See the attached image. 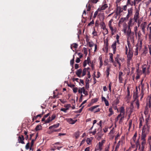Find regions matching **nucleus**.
I'll return each mask as SVG.
<instances>
[{"label":"nucleus","mask_w":151,"mask_h":151,"mask_svg":"<svg viewBox=\"0 0 151 151\" xmlns=\"http://www.w3.org/2000/svg\"><path fill=\"white\" fill-rule=\"evenodd\" d=\"M111 32L112 35L114 34V32H116V30L114 29L113 27H109Z\"/></svg>","instance_id":"32"},{"label":"nucleus","mask_w":151,"mask_h":151,"mask_svg":"<svg viewBox=\"0 0 151 151\" xmlns=\"http://www.w3.org/2000/svg\"><path fill=\"white\" fill-rule=\"evenodd\" d=\"M98 11V10L96 11L94 13V15H93V17L94 18H95L96 17V16L98 14V11Z\"/></svg>","instance_id":"61"},{"label":"nucleus","mask_w":151,"mask_h":151,"mask_svg":"<svg viewBox=\"0 0 151 151\" xmlns=\"http://www.w3.org/2000/svg\"><path fill=\"white\" fill-rule=\"evenodd\" d=\"M112 83L111 82H110L109 85V89L110 92H111V87Z\"/></svg>","instance_id":"54"},{"label":"nucleus","mask_w":151,"mask_h":151,"mask_svg":"<svg viewBox=\"0 0 151 151\" xmlns=\"http://www.w3.org/2000/svg\"><path fill=\"white\" fill-rule=\"evenodd\" d=\"M142 141L141 142V145L142 146L145 145L146 144V139H142Z\"/></svg>","instance_id":"55"},{"label":"nucleus","mask_w":151,"mask_h":151,"mask_svg":"<svg viewBox=\"0 0 151 151\" xmlns=\"http://www.w3.org/2000/svg\"><path fill=\"white\" fill-rule=\"evenodd\" d=\"M103 145H102L100 143V142H99V147L98 148H99V150L101 151L102 149V146Z\"/></svg>","instance_id":"41"},{"label":"nucleus","mask_w":151,"mask_h":151,"mask_svg":"<svg viewBox=\"0 0 151 151\" xmlns=\"http://www.w3.org/2000/svg\"><path fill=\"white\" fill-rule=\"evenodd\" d=\"M128 28V29L127 31V33L132 32L131 31V29H130V24L129 25Z\"/></svg>","instance_id":"56"},{"label":"nucleus","mask_w":151,"mask_h":151,"mask_svg":"<svg viewBox=\"0 0 151 151\" xmlns=\"http://www.w3.org/2000/svg\"><path fill=\"white\" fill-rule=\"evenodd\" d=\"M25 148L27 150H28L29 148V143L28 142L27 143L26 146H25Z\"/></svg>","instance_id":"63"},{"label":"nucleus","mask_w":151,"mask_h":151,"mask_svg":"<svg viewBox=\"0 0 151 151\" xmlns=\"http://www.w3.org/2000/svg\"><path fill=\"white\" fill-rule=\"evenodd\" d=\"M41 126L40 125H38L35 128V130L36 131H38L41 129Z\"/></svg>","instance_id":"24"},{"label":"nucleus","mask_w":151,"mask_h":151,"mask_svg":"<svg viewBox=\"0 0 151 151\" xmlns=\"http://www.w3.org/2000/svg\"><path fill=\"white\" fill-rule=\"evenodd\" d=\"M82 72V70L80 68L77 70L76 72V74L77 76L79 77H81V74Z\"/></svg>","instance_id":"11"},{"label":"nucleus","mask_w":151,"mask_h":151,"mask_svg":"<svg viewBox=\"0 0 151 151\" xmlns=\"http://www.w3.org/2000/svg\"><path fill=\"white\" fill-rule=\"evenodd\" d=\"M110 71V68L109 67H107L106 68V77H108L109 74V72Z\"/></svg>","instance_id":"17"},{"label":"nucleus","mask_w":151,"mask_h":151,"mask_svg":"<svg viewBox=\"0 0 151 151\" xmlns=\"http://www.w3.org/2000/svg\"><path fill=\"white\" fill-rule=\"evenodd\" d=\"M139 9H137L136 10L135 14L134 15V22H137L138 19L139 18Z\"/></svg>","instance_id":"5"},{"label":"nucleus","mask_w":151,"mask_h":151,"mask_svg":"<svg viewBox=\"0 0 151 151\" xmlns=\"http://www.w3.org/2000/svg\"><path fill=\"white\" fill-rule=\"evenodd\" d=\"M113 21V19H111L109 22L108 25L109 27H112L111 26V23Z\"/></svg>","instance_id":"51"},{"label":"nucleus","mask_w":151,"mask_h":151,"mask_svg":"<svg viewBox=\"0 0 151 151\" xmlns=\"http://www.w3.org/2000/svg\"><path fill=\"white\" fill-rule=\"evenodd\" d=\"M134 31L136 35H137V26H135L134 28Z\"/></svg>","instance_id":"59"},{"label":"nucleus","mask_w":151,"mask_h":151,"mask_svg":"<svg viewBox=\"0 0 151 151\" xmlns=\"http://www.w3.org/2000/svg\"><path fill=\"white\" fill-rule=\"evenodd\" d=\"M74 57L73 56V58L70 60V64L71 65H72V66L73 68V64H74Z\"/></svg>","instance_id":"44"},{"label":"nucleus","mask_w":151,"mask_h":151,"mask_svg":"<svg viewBox=\"0 0 151 151\" xmlns=\"http://www.w3.org/2000/svg\"><path fill=\"white\" fill-rule=\"evenodd\" d=\"M109 48V43H108V41L106 42V46L105 47V48L107 51H108V49Z\"/></svg>","instance_id":"49"},{"label":"nucleus","mask_w":151,"mask_h":151,"mask_svg":"<svg viewBox=\"0 0 151 151\" xmlns=\"http://www.w3.org/2000/svg\"><path fill=\"white\" fill-rule=\"evenodd\" d=\"M137 136V132H136L135 134H134L133 138H132V139L133 141L135 142H136V138Z\"/></svg>","instance_id":"36"},{"label":"nucleus","mask_w":151,"mask_h":151,"mask_svg":"<svg viewBox=\"0 0 151 151\" xmlns=\"http://www.w3.org/2000/svg\"><path fill=\"white\" fill-rule=\"evenodd\" d=\"M83 92L84 94H85V95L87 96L88 95V93L87 91H86V90L84 88V87H83Z\"/></svg>","instance_id":"35"},{"label":"nucleus","mask_w":151,"mask_h":151,"mask_svg":"<svg viewBox=\"0 0 151 151\" xmlns=\"http://www.w3.org/2000/svg\"><path fill=\"white\" fill-rule=\"evenodd\" d=\"M79 136V133L78 132H76L75 133V136L76 139H77Z\"/></svg>","instance_id":"62"},{"label":"nucleus","mask_w":151,"mask_h":151,"mask_svg":"<svg viewBox=\"0 0 151 151\" xmlns=\"http://www.w3.org/2000/svg\"><path fill=\"white\" fill-rule=\"evenodd\" d=\"M86 7L87 8V11H89L91 9V6L90 4H87L86 5Z\"/></svg>","instance_id":"27"},{"label":"nucleus","mask_w":151,"mask_h":151,"mask_svg":"<svg viewBox=\"0 0 151 151\" xmlns=\"http://www.w3.org/2000/svg\"><path fill=\"white\" fill-rule=\"evenodd\" d=\"M109 111L110 112V113L108 114V116L109 117H110L114 114V111L111 107H110L109 109Z\"/></svg>","instance_id":"14"},{"label":"nucleus","mask_w":151,"mask_h":151,"mask_svg":"<svg viewBox=\"0 0 151 151\" xmlns=\"http://www.w3.org/2000/svg\"><path fill=\"white\" fill-rule=\"evenodd\" d=\"M133 97L134 99V101H137V100H139L138 99V95L133 94Z\"/></svg>","instance_id":"30"},{"label":"nucleus","mask_w":151,"mask_h":151,"mask_svg":"<svg viewBox=\"0 0 151 151\" xmlns=\"http://www.w3.org/2000/svg\"><path fill=\"white\" fill-rule=\"evenodd\" d=\"M136 147H137L138 146H139V150L140 149V144L139 143V139H138L137 141L136 142Z\"/></svg>","instance_id":"28"},{"label":"nucleus","mask_w":151,"mask_h":151,"mask_svg":"<svg viewBox=\"0 0 151 151\" xmlns=\"http://www.w3.org/2000/svg\"><path fill=\"white\" fill-rule=\"evenodd\" d=\"M78 90V88L76 87H74L73 89V91L74 93H76L77 92Z\"/></svg>","instance_id":"52"},{"label":"nucleus","mask_w":151,"mask_h":151,"mask_svg":"<svg viewBox=\"0 0 151 151\" xmlns=\"http://www.w3.org/2000/svg\"><path fill=\"white\" fill-rule=\"evenodd\" d=\"M144 95V92L142 90L141 91V93L140 94V96H141V98L140 99V100H141L143 98V96Z\"/></svg>","instance_id":"42"},{"label":"nucleus","mask_w":151,"mask_h":151,"mask_svg":"<svg viewBox=\"0 0 151 151\" xmlns=\"http://www.w3.org/2000/svg\"><path fill=\"white\" fill-rule=\"evenodd\" d=\"M83 87L82 88H79L78 90V93H81L82 94V93L83 92Z\"/></svg>","instance_id":"53"},{"label":"nucleus","mask_w":151,"mask_h":151,"mask_svg":"<svg viewBox=\"0 0 151 151\" xmlns=\"http://www.w3.org/2000/svg\"><path fill=\"white\" fill-rule=\"evenodd\" d=\"M119 83H122V81L123 80V79L122 77L120 76L119 77Z\"/></svg>","instance_id":"58"},{"label":"nucleus","mask_w":151,"mask_h":151,"mask_svg":"<svg viewBox=\"0 0 151 151\" xmlns=\"http://www.w3.org/2000/svg\"><path fill=\"white\" fill-rule=\"evenodd\" d=\"M76 121H74L72 119H69V122L71 124H74Z\"/></svg>","instance_id":"50"},{"label":"nucleus","mask_w":151,"mask_h":151,"mask_svg":"<svg viewBox=\"0 0 151 151\" xmlns=\"http://www.w3.org/2000/svg\"><path fill=\"white\" fill-rule=\"evenodd\" d=\"M87 64L88 65H89V64H91V63H93V62H91V59L89 57H88L87 58Z\"/></svg>","instance_id":"29"},{"label":"nucleus","mask_w":151,"mask_h":151,"mask_svg":"<svg viewBox=\"0 0 151 151\" xmlns=\"http://www.w3.org/2000/svg\"><path fill=\"white\" fill-rule=\"evenodd\" d=\"M120 59L119 60L118 57H116L115 58V60L119 64V67L121 66V63L120 62Z\"/></svg>","instance_id":"22"},{"label":"nucleus","mask_w":151,"mask_h":151,"mask_svg":"<svg viewBox=\"0 0 151 151\" xmlns=\"http://www.w3.org/2000/svg\"><path fill=\"white\" fill-rule=\"evenodd\" d=\"M135 103L137 107V109H138L139 108V100H137V101H135Z\"/></svg>","instance_id":"40"},{"label":"nucleus","mask_w":151,"mask_h":151,"mask_svg":"<svg viewBox=\"0 0 151 151\" xmlns=\"http://www.w3.org/2000/svg\"><path fill=\"white\" fill-rule=\"evenodd\" d=\"M103 25L104 26V27H103V29L104 30L105 29V32L106 34L108 33V32L107 29L105 28V24L104 22H102V25L103 26Z\"/></svg>","instance_id":"23"},{"label":"nucleus","mask_w":151,"mask_h":151,"mask_svg":"<svg viewBox=\"0 0 151 151\" xmlns=\"http://www.w3.org/2000/svg\"><path fill=\"white\" fill-rule=\"evenodd\" d=\"M92 34L94 36H96L97 35V32L95 31V29H94V31L92 32Z\"/></svg>","instance_id":"57"},{"label":"nucleus","mask_w":151,"mask_h":151,"mask_svg":"<svg viewBox=\"0 0 151 151\" xmlns=\"http://www.w3.org/2000/svg\"><path fill=\"white\" fill-rule=\"evenodd\" d=\"M98 101V99L97 98H94V99H92L91 100V102L92 104L94 103L97 102Z\"/></svg>","instance_id":"38"},{"label":"nucleus","mask_w":151,"mask_h":151,"mask_svg":"<svg viewBox=\"0 0 151 151\" xmlns=\"http://www.w3.org/2000/svg\"><path fill=\"white\" fill-rule=\"evenodd\" d=\"M86 68H84L83 69V73H82V76H83L86 75Z\"/></svg>","instance_id":"45"},{"label":"nucleus","mask_w":151,"mask_h":151,"mask_svg":"<svg viewBox=\"0 0 151 151\" xmlns=\"http://www.w3.org/2000/svg\"><path fill=\"white\" fill-rule=\"evenodd\" d=\"M84 50V54H85V56H86L87 55V49L86 47H84L83 48Z\"/></svg>","instance_id":"47"},{"label":"nucleus","mask_w":151,"mask_h":151,"mask_svg":"<svg viewBox=\"0 0 151 151\" xmlns=\"http://www.w3.org/2000/svg\"><path fill=\"white\" fill-rule=\"evenodd\" d=\"M127 43L128 47L131 45L130 42L133 43L134 42V34L133 32L127 33Z\"/></svg>","instance_id":"1"},{"label":"nucleus","mask_w":151,"mask_h":151,"mask_svg":"<svg viewBox=\"0 0 151 151\" xmlns=\"http://www.w3.org/2000/svg\"><path fill=\"white\" fill-rule=\"evenodd\" d=\"M148 133L147 132H142V134L141 137V139H146L145 138L146 137V135Z\"/></svg>","instance_id":"10"},{"label":"nucleus","mask_w":151,"mask_h":151,"mask_svg":"<svg viewBox=\"0 0 151 151\" xmlns=\"http://www.w3.org/2000/svg\"><path fill=\"white\" fill-rule=\"evenodd\" d=\"M71 106L70 104H67L66 105H65L64 107H65V109L67 110H68L69 109V108Z\"/></svg>","instance_id":"43"},{"label":"nucleus","mask_w":151,"mask_h":151,"mask_svg":"<svg viewBox=\"0 0 151 151\" xmlns=\"http://www.w3.org/2000/svg\"><path fill=\"white\" fill-rule=\"evenodd\" d=\"M127 5H130L131 6H133V1H131V0H127Z\"/></svg>","instance_id":"26"},{"label":"nucleus","mask_w":151,"mask_h":151,"mask_svg":"<svg viewBox=\"0 0 151 151\" xmlns=\"http://www.w3.org/2000/svg\"><path fill=\"white\" fill-rule=\"evenodd\" d=\"M150 128V126L149 125H146L145 124L142 129V132L149 133Z\"/></svg>","instance_id":"4"},{"label":"nucleus","mask_w":151,"mask_h":151,"mask_svg":"<svg viewBox=\"0 0 151 151\" xmlns=\"http://www.w3.org/2000/svg\"><path fill=\"white\" fill-rule=\"evenodd\" d=\"M128 48L129 50L128 54L127 55V57L128 60L129 61L132 59L133 55V52L131 45L129 46V47H128Z\"/></svg>","instance_id":"2"},{"label":"nucleus","mask_w":151,"mask_h":151,"mask_svg":"<svg viewBox=\"0 0 151 151\" xmlns=\"http://www.w3.org/2000/svg\"><path fill=\"white\" fill-rule=\"evenodd\" d=\"M110 145H109L108 146V147H106L105 148V151H109V148H110Z\"/></svg>","instance_id":"64"},{"label":"nucleus","mask_w":151,"mask_h":151,"mask_svg":"<svg viewBox=\"0 0 151 151\" xmlns=\"http://www.w3.org/2000/svg\"><path fill=\"white\" fill-rule=\"evenodd\" d=\"M132 120L130 119L129 120V128L128 129V130H129L132 127Z\"/></svg>","instance_id":"31"},{"label":"nucleus","mask_w":151,"mask_h":151,"mask_svg":"<svg viewBox=\"0 0 151 151\" xmlns=\"http://www.w3.org/2000/svg\"><path fill=\"white\" fill-rule=\"evenodd\" d=\"M108 7L107 4H104L102 5L101 7L99 8L98 9V11H101V10H104L105 9Z\"/></svg>","instance_id":"7"},{"label":"nucleus","mask_w":151,"mask_h":151,"mask_svg":"<svg viewBox=\"0 0 151 151\" xmlns=\"http://www.w3.org/2000/svg\"><path fill=\"white\" fill-rule=\"evenodd\" d=\"M116 42H114L111 46V47L113 50L114 54H115L116 51Z\"/></svg>","instance_id":"8"},{"label":"nucleus","mask_w":151,"mask_h":151,"mask_svg":"<svg viewBox=\"0 0 151 151\" xmlns=\"http://www.w3.org/2000/svg\"><path fill=\"white\" fill-rule=\"evenodd\" d=\"M52 121L50 117L49 116L47 118V119L45 121V123H47L50 122L51 121Z\"/></svg>","instance_id":"39"},{"label":"nucleus","mask_w":151,"mask_h":151,"mask_svg":"<svg viewBox=\"0 0 151 151\" xmlns=\"http://www.w3.org/2000/svg\"><path fill=\"white\" fill-rule=\"evenodd\" d=\"M59 100L60 101V102L62 103L63 104H64L67 102V101H66V100L65 99H60Z\"/></svg>","instance_id":"46"},{"label":"nucleus","mask_w":151,"mask_h":151,"mask_svg":"<svg viewBox=\"0 0 151 151\" xmlns=\"http://www.w3.org/2000/svg\"><path fill=\"white\" fill-rule=\"evenodd\" d=\"M52 129V132H59L60 131V129H56L54 128H53L51 129Z\"/></svg>","instance_id":"33"},{"label":"nucleus","mask_w":151,"mask_h":151,"mask_svg":"<svg viewBox=\"0 0 151 151\" xmlns=\"http://www.w3.org/2000/svg\"><path fill=\"white\" fill-rule=\"evenodd\" d=\"M123 8H121L120 6H117L116 11L119 14H120L123 12Z\"/></svg>","instance_id":"12"},{"label":"nucleus","mask_w":151,"mask_h":151,"mask_svg":"<svg viewBox=\"0 0 151 151\" xmlns=\"http://www.w3.org/2000/svg\"><path fill=\"white\" fill-rule=\"evenodd\" d=\"M104 102V103L105 104V105L106 106H108L109 105V102L107 100L105 101Z\"/></svg>","instance_id":"60"},{"label":"nucleus","mask_w":151,"mask_h":151,"mask_svg":"<svg viewBox=\"0 0 151 151\" xmlns=\"http://www.w3.org/2000/svg\"><path fill=\"white\" fill-rule=\"evenodd\" d=\"M149 28L150 30V34L149 35V38L150 40H151V26L149 27H148L147 29Z\"/></svg>","instance_id":"37"},{"label":"nucleus","mask_w":151,"mask_h":151,"mask_svg":"<svg viewBox=\"0 0 151 151\" xmlns=\"http://www.w3.org/2000/svg\"><path fill=\"white\" fill-rule=\"evenodd\" d=\"M144 23H142L141 25V27L142 28V32L145 33V24L146 23L145 22H144Z\"/></svg>","instance_id":"15"},{"label":"nucleus","mask_w":151,"mask_h":151,"mask_svg":"<svg viewBox=\"0 0 151 151\" xmlns=\"http://www.w3.org/2000/svg\"><path fill=\"white\" fill-rule=\"evenodd\" d=\"M99 106L98 105L93 106L88 108V110L91 111H94V113L98 112L100 111V109L99 108H98L96 109H95L98 107Z\"/></svg>","instance_id":"3"},{"label":"nucleus","mask_w":151,"mask_h":151,"mask_svg":"<svg viewBox=\"0 0 151 151\" xmlns=\"http://www.w3.org/2000/svg\"><path fill=\"white\" fill-rule=\"evenodd\" d=\"M144 121V119L142 117V118H140L139 119V128H140V127L142 126V123Z\"/></svg>","instance_id":"16"},{"label":"nucleus","mask_w":151,"mask_h":151,"mask_svg":"<svg viewBox=\"0 0 151 151\" xmlns=\"http://www.w3.org/2000/svg\"><path fill=\"white\" fill-rule=\"evenodd\" d=\"M84 107V106H82V107L81 109H80L79 110L76 111H75V112L76 113H81V112L82 111V109H83V108Z\"/></svg>","instance_id":"48"},{"label":"nucleus","mask_w":151,"mask_h":151,"mask_svg":"<svg viewBox=\"0 0 151 151\" xmlns=\"http://www.w3.org/2000/svg\"><path fill=\"white\" fill-rule=\"evenodd\" d=\"M120 113H122L123 115H125V110L123 107L122 106L120 108Z\"/></svg>","instance_id":"19"},{"label":"nucleus","mask_w":151,"mask_h":151,"mask_svg":"<svg viewBox=\"0 0 151 151\" xmlns=\"http://www.w3.org/2000/svg\"><path fill=\"white\" fill-rule=\"evenodd\" d=\"M109 54L110 55V60L111 62L112 63H114V61L113 59V55L111 53H109Z\"/></svg>","instance_id":"21"},{"label":"nucleus","mask_w":151,"mask_h":151,"mask_svg":"<svg viewBox=\"0 0 151 151\" xmlns=\"http://www.w3.org/2000/svg\"><path fill=\"white\" fill-rule=\"evenodd\" d=\"M150 119V116H149L146 118L145 120V124H146V125H149V124L148 123V121Z\"/></svg>","instance_id":"34"},{"label":"nucleus","mask_w":151,"mask_h":151,"mask_svg":"<svg viewBox=\"0 0 151 151\" xmlns=\"http://www.w3.org/2000/svg\"><path fill=\"white\" fill-rule=\"evenodd\" d=\"M59 125V123H57L56 124H54L52 126H51L49 127V129H51L53 128H56L58 127Z\"/></svg>","instance_id":"13"},{"label":"nucleus","mask_w":151,"mask_h":151,"mask_svg":"<svg viewBox=\"0 0 151 151\" xmlns=\"http://www.w3.org/2000/svg\"><path fill=\"white\" fill-rule=\"evenodd\" d=\"M24 136L22 135H21V136H19L18 137V140L19 142L22 144H24L25 143L24 141Z\"/></svg>","instance_id":"6"},{"label":"nucleus","mask_w":151,"mask_h":151,"mask_svg":"<svg viewBox=\"0 0 151 151\" xmlns=\"http://www.w3.org/2000/svg\"><path fill=\"white\" fill-rule=\"evenodd\" d=\"M42 116V114H38L36 116H34L32 120L33 121H34V120H36L37 119L38 117H40V118Z\"/></svg>","instance_id":"20"},{"label":"nucleus","mask_w":151,"mask_h":151,"mask_svg":"<svg viewBox=\"0 0 151 151\" xmlns=\"http://www.w3.org/2000/svg\"><path fill=\"white\" fill-rule=\"evenodd\" d=\"M78 45L76 43H73L72 44V45H71L70 46V48L71 49H72V47H73L74 48H76L78 47Z\"/></svg>","instance_id":"25"},{"label":"nucleus","mask_w":151,"mask_h":151,"mask_svg":"<svg viewBox=\"0 0 151 151\" xmlns=\"http://www.w3.org/2000/svg\"><path fill=\"white\" fill-rule=\"evenodd\" d=\"M147 65L146 64H144L142 65V71L143 74L146 73V71L147 70Z\"/></svg>","instance_id":"9"},{"label":"nucleus","mask_w":151,"mask_h":151,"mask_svg":"<svg viewBox=\"0 0 151 151\" xmlns=\"http://www.w3.org/2000/svg\"><path fill=\"white\" fill-rule=\"evenodd\" d=\"M133 8L132 7L129 8L128 9V15H131L132 13Z\"/></svg>","instance_id":"18"}]
</instances>
